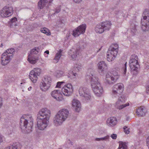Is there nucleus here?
Returning <instances> with one entry per match:
<instances>
[{
    "label": "nucleus",
    "instance_id": "f257e3e1",
    "mask_svg": "<svg viewBox=\"0 0 149 149\" xmlns=\"http://www.w3.org/2000/svg\"><path fill=\"white\" fill-rule=\"evenodd\" d=\"M124 90V86L122 83H118L114 85L112 88L111 95L113 97H118V100L115 104V107L119 110H121L129 106V104H125V98L122 94Z\"/></svg>",
    "mask_w": 149,
    "mask_h": 149
},
{
    "label": "nucleus",
    "instance_id": "f03ea898",
    "mask_svg": "<svg viewBox=\"0 0 149 149\" xmlns=\"http://www.w3.org/2000/svg\"><path fill=\"white\" fill-rule=\"evenodd\" d=\"M33 119L31 115H24L20 118L19 124L20 128L25 133L32 131L33 125Z\"/></svg>",
    "mask_w": 149,
    "mask_h": 149
},
{
    "label": "nucleus",
    "instance_id": "7ed1b4c3",
    "mask_svg": "<svg viewBox=\"0 0 149 149\" xmlns=\"http://www.w3.org/2000/svg\"><path fill=\"white\" fill-rule=\"evenodd\" d=\"M89 79H91V87L95 94L97 96H100L103 92V90L98 81V78L95 75L91 74V76H90Z\"/></svg>",
    "mask_w": 149,
    "mask_h": 149
},
{
    "label": "nucleus",
    "instance_id": "20e7f679",
    "mask_svg": "<svg viewBox=\"0 0 149 149\" xmlns=\"http://www.w3.org/2000/svg\"><path fill=\"white\" fill-rule=\"evenodd\" d=\"M69 114V111L67 109H63L60 110L54 117V123L56 126L61 124L67 118Z\"/></svg>",
    "mask_w": 149,
    "mask_h": 149
},
{
    "label": "nucleus",
    "instance_id": "39448f33",
    "mask_svg": "<svg viewBox=\"0 0 149 149\" xmlns=\"http://www.w3.org/2000/svg\"><path fill=\"white\" fill-rule=\"evenodd\" d=\"M138 56L135 54L131 56L129 61L130 66L131 69V72L133 74L136 75L138 72V69L139 67L137 59Z\"/></svg>",
    "mask_w": 149,
    "mask_h": 149
},
{
    "label": "nucleus",
    "instance_id": "423d86ee",
    "mask_svg": "<svg viewBox=\"0 0 149 149\" xmlns=\"http://www.w3.org/2000/svg\"><path fill=\"white\" fill-rule=\"evenodd\" d=\"M111 24L110 22L106 21L97 24L95 27V31L97 33H102L105 31L109 30Z\"/></svg>",
    "mask_w": 149,
    "mask_h": 149
},
{
    "label": "nucleus",
    "instance_id": "0eeeda50",
    "mask_svg": "<svg viewBox=\"0 0 149 149\" xmlns=\"http://www.w3.org/2000/svg\"><path fill=\"white\" fill-rule=\"evenodd\" d=\"M52 81V79L50 77L45 76L40 84L41 90L44 91H47L50 87Z\"/></svg>",
    "mask_w": 149,
    "mask_h": 149
},
{
    "label": "nucleus",
    "instance_id": "6e6552de",
    "mask_svg": "<svg viewBox=\"0 0 149 149\" xmlns=\"http://www.w3.org/2000/svg\"><path fill=\"white\" fill-rule=\"evenodd\" d=\"M119 77V75L117 72L113 71L112 72L108 73L106 75V83L111 84L115 83Z\"/></svg>",
    "mask_w": 149,
    "mask_h": 149
},
{
    "label": "nucleus",
    "instance_id": "1a4fd4ad",
    "mask_svg": "<svg viewBox=\"0 0 149 149\" xmlns=\"http://www.w3.org/2000/svg\"><path fill=\"white\" fill-rule=\"evenodd\" d=\"M79 95L84 100L88 101L90 100L91 97L89 90L85 87H80L79 90Z\"/></svg>",
    "mask_w": 149,
    "mask_h": 149
},
{
    "label": "nucleus",
    "instance_id": "9d476101",
    "mask_svg": "<svg viewBox=\"0 0 149 149\" xmlns=\"http://www.w3.org/2000/svg\"><path fill=\"white\" fill-rule=\"evenodd\" d=\"M50 115L49 110L47 108L42 109L37 115V119L49 120Z\"/></svg>",
    "mask_w": 149,
    "mask_h": 149
},
{
    "label": "nucleus",
    "instance_id": "9b49d317",
    "mask_svg": "<svg viewBox=\"0 0 149 149\" xmlns=\"http://www.w3.org/2000/svg\"><path fill=\"white\" fill-rule=\"evenodd\" d=\"M13 13V8L10 5L8 4L4 7L1 11V15L2 17H7Z\"/></svg>",
    "mask_w": 149,
    "mask_h": 149
},
{
    "label": "nucleus",
    "instance_id": "f8f14e48",
    "mask_svg": "<svg viewBox=\"0 0 149 149\" xmlns=\"http://www.w3.org/2000/svg\"><path fill=\"white\" fill-rule=\"evenodd\" d=\"M41 72V69L40 68H35L31 70L29 75V78L33 83H36Z\"/></svg>",
    "mask_w": 149,
    "mask_h": 149
},
{
    "label": "nucleus",
    "instance_id": "ddd939ff",
    "mask_svg": "<svg viewBox=\"0 0 149 149\" xmlns=\"http://www.w3.org/2000/svg\"><path fill=\"white\" fill-rule=\"evenodd\" d=\"M40 51L39 47H35L31 50L30 54L29 55L28 58V60L30 63L35 64L36 62L37 58L33 57L34 56V55L38 54Z\"/></svg>",
    "mask_w": 149,
    "mask_h": 149
},
{
    "label": "nucleus",
    "instance_id": "4468645a",
    "mask_svg": "<svg viewBox=\"0 0 149 149\" xmlns=\"http://www.w3.org/2000/svg\"><path fill=\"white\" fill-rule=\"evenodd\" d=\"M86 27V25L85 24L81 25L75 30L73 31V35L74 37H76L81 34H84L85 32Z\"/></svg>",
    "mask_w": 149,
    "mask_h": 149
},
{
    "label": "nucleus",
    "instance_id": "2eb2a0df",
    "mask_svg": "<svg viewBox=\"0 0 149 149\" xmlns=\"http://www.w3.org/2000/svg\"><path fill=\"white\" fill-rule=\"evenodd\" d=\"M61 91L65 96L70 95L73 91L72 86L71 84H67L62 88Z\"/></svg>",
    "mask_w": 149,
    "mask_h": 149
},
{
    "label": "nucleus",
    "instance_id": "dca6fc26",
    "mask_svg": "<svg viewBox=\"0 0 149 149\" xmlns=\"http://www.w3.org/2000/svg\"><path fill=\"white\" fill-rule=\"evenodd\" d=\"M49 120L47 119H37L38 128L40 130H44L47 126Z\"/></svg>",
    "mask_w": 149,
    "mask_h": 149
},
{
    "label": "nucleus",
    "instance_id": "f3484780",
    "mask_svg": "<svg viewBox=\"0 0 149 149\" xmlns=\"http://www.w3.org/2000/svg\"><path fill=\"white\" fill-rule=\"evenodd\" d=\"M53 0H40L38 3V9H41L47 8L50 5Z\"/></svg>",
    "mask_w": 149,
    "mask_h": 149
},
{
    "label": "nucleus",
    "instance_id": "a211bd4d",
    "mask_svg": "<svg viewBox=\"0 0 149 149\" xmlns=\"http://www.w3.org/2000/svg\"><path fill=\"white\" fill-rule=\"evenodd\" d=\"M112 48L109 49V52H107V60L109 62L113 60L117 55V50L115 49L114 52L112 50Z\"/></svg>",
    "mask_w": 149,
    "mask_h": 149
},
{
    "label": "nucleus",
    "instance_id": "6ab92c4d",
    "mask_svg": "<svg viewBox=\"0 0 149 149\" xmlns=\"http://www.w3.org/2000/svg\"><path fill=\"white\" fill-rule=\"evenodd\" d=\"M141 28L143 31H148L149 29V17H143V19H141Z\"/></svg>",
    "mask_w": 149,
    "mask_h": 149
},
{
    "label": "nucleus",
    "instance_id": "aec40b11",
    "mask_svg": "<svg viewBox=\"0 0 149 149\" xmlns=\"http://www.w3.org/2000/svg\"><path fill=\"white\" fill-rule=\"evenodd\" d=\"M51 94L53 98L58 101H61L63 99L62 95L59 90H54L51 92Z\"/></svg>",
    "mask_w": 149,
    "mask_h": 149
},
{
    "label": "nucleus",
    "instance_id": "412c9836",
    "mask_svg": "<svg viewBox=\"0 0 149 149\" xmlns=\"http://www.w3.org/2000/svg\"><path fill=\"white\" fill-rule=\"evenodd\" d=\"M12 58L7 55L6 53H3L1 57V63L3 65H5L8 64Z\"/></svg>",
    "mask_w": 149,
    "mask_h": 149
},
{
    "label": "nucleus",
    "instance_id": "4be33fe9",
    "mask_svg": "<svg viewBox=\"0 0 149 149\" xmlns=\"http://www.w3.org/2000/svg\"><path fill=\"white\" fill-rule=\"evenodd\" d=\"M79 51L78 49L72 48L68 52V54L74 60H75L79 54Z\"/></svg>",
    "mask_w": 149,
    "mask_h": 149
},
{
    "label": "nucleus",
    "instance_id": "5701e85b",
    "mask_svg": "<svg viewBox=\"0 0 149 149\" xmlns=\"http://www.w3.org/2000/svg\"><path fill=\"white\" fill-rule=\"evenodd\" d=\"M72 105L77 112H79L81 108V104L80 102L77 100L74 99L72 102Z\"/></svg>",
    "mask_w": 149,
    "mask_h": 149
},
{
    "label": "nucleus",
    "instance_id": "b1692460",
    "mask_svg": "<svg viewBox=\"0 0 149 149\" xmlns=\"http://www.w3.org/2000/svg\"><path fill=\"white\" fill-rule=\"evenodd\" d=\"M107 125L110 127H113L117 123V120L114 117H111L108 118L107 121Z\"/></svg>",
    "mask_w": 149,
    "mask_h": 149
},
{
    "label": "nucleus",
    "instance_id": "393cba45",
    "mask_svg": "<svg viewBox=\"0 0 149 149\" xmlns=\"http://www.w3.org/2000/svg\"><path fill=\"white\" fill-rule=\"evenodd\" d=\"M98 65L99 73H102L107 68V65L104 61L99 62L98 64Z\"/></svg>",
    "mask_w": 149,
    "mask_h": 149
},
{
    "label": "nucleus",
    "instance_id": "a878e982",
    "mask_svg": "<svg viewBox=\"0 0 149 149\" xmlns=\"http://www.w3.org/2000/svg\"><path fill=\"white\" fill-rule=\"evenodd\" d=\"M21 147L20 144L18 142H16L10 144L5 149H20Z\"/></svg>",
    "mask_w": 149,
    "mask_h": 149
},
{
    "label": "nucleus",
    "instance_id": "bb28decb",
    "mask_svg": "<svg viewBox=\"0 0 149 149\" xmlns=\"http://www.w3.org/2000/svg\"><path fill=\"white\" fill-rule=\"evenodd\" d=\"M146 112V109L143 107H141L137 110L136 113L139 116H143L145 115Z\"/></svg>",
    "mask_w": 149,
    "mask_h": 149
},
{
    "label": "nucleus",
    "instance_id": "cd10ccee",
    "mask_svg": "<svg viewBox=\"0 0 149 149\" xmlns=\"http://www.w3.org/2000/svg\"><path fill=\"white\" fill-rule=\"evenodd\" d=\"M63 50L60 49L59 52L56 54V56L54 59V62L56 63H57L62 55Z\"/></svg>",
    "mask_w": 149,
    "mask_h": 149
},
{
    "label": "nucleus",
    "instance_id": "c85d7f7f",
    "mask_svg": "<svg viewBox=\"0 0 149 149\" xmlns=\"http://www.w3.org/2000/svg\"><path fill=\"white\" fill-rule=\"evenodd\" d=\"M15 52V50L13 48H11L7 49L5 53H6L7 55H9V56L13 58V54Z\"/></svg>",
    "mask_w": 149,
    "mask_h": 149
},
{
    "label": "nucleus",
    "instance_id": "c756f323",
    "mask_svg": "<svg viewBox=\"0 0 149 149\" xmlns=\"http://www.w3.org/2000/svg\"><path fill=\"white\" fill-rule=\"evenodd\" d=\"M122 148L123 149H127V146L125 142H121V143H120L118 149H121Z\"/></svg>",
    "mask_w": 149,
    "mask_h": 149
},
{
    "label": "nucleus",
    "instance_id": "7c9ffc66",
    "mask_svg": "<svg viewBox=\"0 0 149 149\" xmlns=\"http://www.w3.org/2000/svg\"><path fill=\"white\" fill-rule=\"evenodd\" d=\"M64 74V72L61 70H57L56 71L55 75L58 78H59L62 77Z\"/></svg>",
    "mask_w": 149,
    "mask_h": 149
},
{
    "label": "nucleus",
    "instance_id": "2f4dec72",
    "mask_svg": "<svg viewBox=\"0 0 149 149\" xmlns=\"http://www.w3.org/2000/svg\"><path fill=\"white\" fill-rule=\"evenodd\" d=\"M41 32L45 33L47 35H50V33L49 31V30L45 27L42 29L41 30Z\"/></svg>",
    "mask_w": 149,
    "mask_h": 149
},
{
    "label": "nucleus",
    "instance_id": "473e14b6",
    "mask_svg": "<svg viewBox=\"0 0 149 149\" xmlns=\"http://www.w3.org/2000/svg\"><path fill=\"white\" fill-rule=\"evenodd\" d=\"M118 44H113V45H111V46L110 47L109 49H110L111 48H112L113 50L112 51H113V52H114V50L115 49L117 50V53H118Z\"/></svg>",
    "mask_w": 149,
    "mask_h": 149
},
{
    "label": "nucleus",
    "instance_id": "72a5a7b5",
    "mask_svg": "<svg viewBox=\"0 0 149 149\" xmlns=\"http://www.w3.org/2000/svg\"><path fill=\"white\" fill-rule=\"evenodd\" d=\"M137 26L136 24H134L132 23L131 24V31L134 33L136 31V26Z\"/></svg>",
    "mask_w": 149,
    "mask_h": 149
},
{
    "label": "nucleus",
    "instance_id": "f704fd0d",
    "mask_svg": "<svg viewBox=\"0 0 149 149\" xmlns=\"http://www.w3.org/2000/svg\"><path fill=\"white\" fill-rule=\"evenodd\" d=\"M109 138V136L107 135L105 136H104L103 137L100 138H97L95 139V140L97 141H100L101 140L102 141H106Z\"/></svg>",
    "mask_w": 149,
    "mask_h": 149
},
{
    "label": "nucleus",
    "instance_id": "c9c22d12",
    "mask_svg": "<svg viewBox=\"0 0 149 149\" xmlns=\"http://www.w3.org/2000/svg\"><path fill=\"white\" fill-rule=\"evenodd\" d=\"M61 11V8L60 6L57 7L55 9V12L53 14L59 13Z\"/></svg>",
    "mask_w": 149,
    "mask_h": 149
},
{
    "label": "nucleus",
    "instance_id": "e433bc0d",
    "mask_svg": "<svg viewBox=\"0 0 149 149\" xmlns=\"http://www.w3.org/2000/svg\"><path fill=\"white\" fill-rule=\"evenodd\" d=\"M143 14L144 15L143 17H147V18L148 17H149V12L145 10L143 12Z\"/></svg>",
    "mask_w": 149,
    "mask_h": 149
},
{
    "label": "nucleus",
    "instance_id": "4c0bfd02",
    "mask_svg": "<svg viewBox=\"0 0 149 149\" xmlns=\"http://www.w3.org/2000/svg\"><path fill=\"white\" fill-rule=\"evenodd\" d=\"M64 83V82L61 81V82H57V85L56 86V87H58L59 88H61V86L63 83Z\"/></svg>",
    "mask_w": 149,
    "mask_h": 149
},
{
    "label": "nucleus",
    "instance_id": "58836bf2",
    "mask_svg": "<svg viewBox=\"0 0 149 149\" xmlns=\"http://www.w3.org/2000/svg\"><path fill=\"white\" fill-rule=\"evenodd\" d=\"M115 14L118 16H122L123 15V14L121 11H116L115 12Z\"/></svg>",
    "mask_w": 149,
    "mask_h": 149
},
{
    "label": "nucleus",
    "instance_id": "ea45409f",
    "mask_svg": "<svg viewBox=\"0 0 149 149\" xmlns=\"http://www.w3.org/2000/svg\"><path fill=\"white\" fill-rule=\"evenodd\" d=\"M126 64L127 62L125 63L124 65V66L123 67V69L124 70V74H125L126 72Z\"/></svg>",
    "mask_w": 149,
    "mask_h": 149
},
{
    "label": "nucleus",
    "instance_id": "a19ab883",
    "mask_svg": "<svg viewBox=\"0 0 149 149\" xmlns=\"http://www.w3.org/2000/svg\"><path fill=\"white\" fill-rule=\"evenodd\" d=\"M124 132L126 134H128L129 133V131L128 130V129L127 128V127L125 126L123 127Z\"/></svg>",
    "mask_w": 149,
    "mask_h": 149
},
{
    "label": "nucleus",
    "instance_id": "79ce46f5",
    "mask_svg": "<svg viewBox=\"0 0 149 149\" xmlns=\"http://www.w3.org/2000/svg\"><path fill=\"white\" fill-rule=\"evenodd\" d=\"M10 27H13L14 26H16L17 25L16 22L10 23Z\"/></svg>",
    "mask_w": 149,
    "mask_h": 149
},
{
    "label": "nucleus",
    "instance_id": "37998d69",
    "mask_svg": "<svg viewBox=\"0 0 149 149\" xmlns=\"http://www.w3.org/2000/svg\"><path fill=\"white\" fill-rule=\"evenodd\" d=\"M111 137L113 139H116L117 138V135L116 134H113L111 135Z\"/></svg>",
    "mask_w": 149,
    "mask_h": 149
},
{
    "label": "nucleus",
    "instance_id": "c03bdc74",
    "mask_svg": "<svg viewBox=\"0 0 149 149\" xmlns=\"http://www.w3.org/2000/svg\"><path fill=\"white\" fill-rule=\"evenodd\" d=\"M17 21V18L15 17H14L11 19L10 23L16 22Z\"/></svg>",
    "mask_w": 149,
    "mask_h": 149
},
{
    "label": "nucleus",
    "instance_id": "a18cd8bd",
    "mask_svg": "<svg viewBox=\"0 0 149 149\" xmlns=\"http://www.w3.org/2000/svg\"><path fill=\"white\" fill-rule=\"evenodd\" d=\"M3 99L0 97V108L1 107L3 104Z\"/></svg>",
    "mask_w": 149,
    "mask_h": 149
},
{
    "label": "nucleus",
    "instance_id": "49530a36",
    "mask_svg": "<svg viewBox=\"0 0 149 149\" xmlns=\"http://www.w3.org/2000/svg\"><path fill=\"white\" fill-rule=\"evenodd\" d=\"M11 128L10 127H9V128H8L7 131H8V133L9 134H10L13 131L12 128L11 129V130H10Z\"/></svg>",
    "mask_w": 149,
    "mask_h": 149
},
{
    "label": "nucleus",
    "instance_id": "de8ad7c7",
    "mask_svg": "<svg viewBox=\"0 0 149 149\" xmlns=\"http://www.w3.org/2000/svg\"><path fill=\"white\" fill-rule=\"evenodd\" d=\"M4 139V137L2 136H0V143L3 141Z\"/></svg>",
    "mask_w": 149,
    "mask_h": 149
},
{
    "label": "nucleus",
    "instance_id": "09e8293b",
    "mask_svg": "<svg viewBox=\"0 0 149 149\" xmlns=\"http://www.w3.org/2000/svg\"><path fill=\"white\" fill-rule=\"evenodd\" d=\"M76 3H79L82 1V0H73Z\"/></svg>",
    "mask_w": 149,
    "mask_h": 149
},
{
    "label": "nucleus",
    "instance_id": "8fccbe9b",
    "mask_svg": "<svg viewBox=\"0 0 149 149\" xmlns=\"http://www.w3.org/2000/svg\"><path fill=\"white\" fill-rule=\"evenodd\" d=\"M146 92L148 93H149V85H148L146 87Z\"/></svg>",
    "mask_w": 149,
    "mask_h": 149
},
{
    "label": "nucleus",
    "instance_id": "3c124183",
    "mask_svg": "<svg viewBox=\"0 0 149 149\" xmlns=\"http://www.w3.org/2000/svg\"><path fill=\"white\" fill-rule=\"evenodd\" d=\"M126 120L127 121H129L130 120V118L129 116H126Z\"/></svg>",
    "mask_w": 149,
    "mask_h": 149
},
{
    "label": "nucleus",
    "instance_id": "603ef678",
    "mask_svg": "<svg viewBox=\"0 0 149 149\" xmlns=\"http://www.w3.org/2000/svg\"><path fill=\"white\" fill-rule=\"evenodd\" d=\"M75 67H76V68H75V70L77 71H79V69H80V68H79L77 66H75Z\"/></svg>",
    "mask_w": 149,
    "mask_h": 149
},
{
    "label": "nucleus",
    "instance_id": "864d4df0",
    "mask_svg": "<svg viewBox=\"0 0 149 149\" xmlns=\"http://www.w3.org/2000/svg\"><path fill=\"white\" fill-rule=\"evenodd\" d=\"M49 51L48 50H47V51H45V53H46L47 54H49Z\"/></svg>",
    "mask_w": 149,
    "mask_h": 149
},
{
    "label": "nucleus",
    "instance_id": "5fc2aeb1",
    "mask_svg": "<svg viewBox=\"0 0 149 149\" xmlns=\"http://www.w3.org/2000/svg\"><path fill=\"white\" fill-rule=\"evenodd\" d=\"M72 74L75 77L76 76V73H74L73 72H72Z\"/></svg>",
    "mask_w": 149,
    "mask_h": 149
},
{
    "label": "nucleus",
    "instance_id": "6e6d98bb",
    "mask_svg": "<svg viewBox=\"0 0 149 149\" xmlns=\"http://www.w3.org/2000/svg\"><path fill=\"white\" fill-rule=\"evenodd\" d=\"M67 77L68 78H70L71 77L70 75L68 74L67 75Z\"/></svg>",
    "mask_w": 149,
    "mask_h": 149
},
{
    "label": "nucleus",
    "instance_id": "4d7b16f0",
    "mask_svg": "<svg viewBox=\"0 0 149 149\" xmlns=\"http://www.w3.org/2000/svg\"><path fill=\"white\" fill-rule=\"evenodd\" d=\"M31 87H30L29 88H28V90L29 91H30L31 89Z\"/></svg>",
    "mask_w": 149,
    "mask_h": 149
},
{
    "label": "nucleus",
    "instance_id": "13d9d810",
    "mask_svg": "<svg viewBox=\"0 0 149 149\" xmlns=\"http://www.w3.org/2000/svg\"><path fill=\"white\" fill-rule=\"evenodd\" d=\"M3 46V44L2 43H1V45H0V47H2Z\"/></svg>",
    "mask_w": 149,
    "mask_h": 149
},
{
    "label": "nucleus",
    "instance_id": "bf43d9fd",
    "mask_svg": "<svg viewBox=\"0 0 149 149\" xmlns=\"http://www.w3.org/2000/svg\"><path fill=\"white\" fill-rule=\"evenodd\" d=\"M100 50H101V49L100 48L97 51V53H98L99 51Z\"/></svg>",
    "mask_w": 149,
    "mask_h": 149
},
{
    "label": "nucleus",
    "instance_id": "052dcab7",
    "mask_svg": "<svg viewBox=\"0 0 149 149\" xmlns=\"http://www.w3.org/2000/svg\"><path fill=\"white\" fill-rule=\"evenodd\" d=\"M77 149H82L80 147L79 148H77Z\"/></svg>",
    "mask_w": 149,
    "mask_h": 149
}]
</instances>
